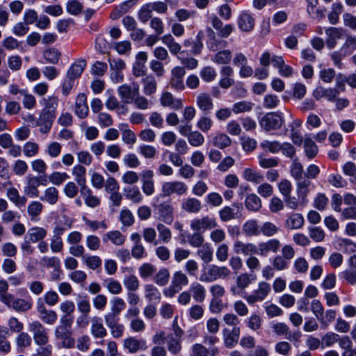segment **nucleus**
Returning <instances> with one entry per match:
<instances>
[{"label":"nucleus","instance_id":"nucleus-27","mask_svg":"<svg viewBox=\"0 0 356 356\" xmlns=\"http://www.w3.org/2000/svg\"><path fill=\"white\" fill-rule=\"evenodd\" d=\"M123 193L124 197L134 204H139L143 200V195L137 186L124 187Z\"/></svg>","mask_w":356,"mask_h":356},{"label":"nucleus","instance_id":"nucleus-17","mask_svg":"<svg viewBox=\"0 0 356 356\" xmlns=\"http://www.w3.org/2000/svg\"><path fill=\"white\" fill-rule=\"evenodd\" d=\"M281 243L277 238H270L258 244V254L266 256L269 252L277 253L281 248Z\"/></svg>","mask_w":356,"mask_h":356},{"label":"nucleus","instance_id":"nucleus-57","mask_svg":"<svg viewBox=\"0 0 356 356\" xmlns=\"http://www.w3.org/2000/svg\"><path fill=\"white\" fill-rule=\"evenodd\" d=\"M232 59V52L229 49H225L216 53L212 58V61L220 65L227 64Z\"/></svg>","mask_w":356,"mask_h":356},{"label":"nucleus","instance_id":"nucleus-16","mask_svg":"<svg viewBox=\"0 0 356 356\" xmlns=\"http://www.w3.org/2000/svg\"><path fill=\"white\" fill-rule=\"evenodd\" d=\"M41 177L32 176L27 177L26 186H24V193L29 197L35 198L40 197V191L38 186L45 184L42 181Z\"/></svg>","mask_w":356,"mask_h":356},{"label":"nucleus","instance_id":"nucleus-56","mask_svg":"<svg viewBox=\"0 0 356 356\" xmlns=\"http://www.w3.org/2000/svg\"><path fill=\"white\" fill-rule=\"evenodd\" d=\"M156 229L159 232L160 242L163 243H169L172 239L171 230L165 225L159 222L156 225Z\"/></svg>","mask_w":356,"mask_h":356},{"label":"nucleus","instance_id":"nucleus-55","mask_svg":"<svg viewBox=\"0 0 356 356\" xmlns=\"http://www.w3.org/2000/svg\"><path fill=\"white\" fill-rule=\"evenodd\" d=\"M32 307V302L31 300H25L22 298H15L12 304V308L18 312H26Z\"/></svg>","mask_w":356,"mask_h":356},{"label":"nucleus","instance_id":"nucleus-42","mask_svg":"<svg viewBox=\"0 0 356 356\" xmlns=\"http://www.w3.org/2000/svg\"><path fill=\"white\" fill-rule=\"evenodd\" d=\"M196 102L198 108L204 111H210L213 107V104L210 95L205 92L199 94L197 97Z\"/></svg>","mask_w":356,"mask_h":356},{"label":"nucleus","instance_id":"nucleus-64","mask_svg":"<svg viewBox=\"0 0 356 356\" xmlns=\"http://www.w3.org/2000/svg\"><path fill=\"white\" fill-rule=\"evenodd\" d=\"M40 147L39 145L35 142H26L23 145V152L26 157H33L36 156L39 152Z\"/></svg>","mask_w":356,"mask_h":356},{"label":"nucleus","instance_id":"nucleus-31","mask_svg":"<svg viewBox=\"0 0 356 356\" xmlns=\"http://www.w3.org/2000/svg\"><path fill=\"white\" fill-rule=\"evenodd\" d=\"M40 200L50 205L56 204L59 200L58 190L54 186L47 187L44 191L42 195L40 196Z\"/></svg>","mask_w":356,"mask_h":356},{"label":"nucleus","instance_id":"nucleus-25","mask_svg":"<svg viewBox=\"0 0 356 356\" xmlns=\"http://www.w3.org/2000/svg\"><path fill=\"white\" fill-rule=\"evenodd\" d=\"M189 291L193 299L199 303L203 302L206 298V289L198 282H193L191 284Z\"/></svg>","mask_w":356,"mask_h":356},{"label":"nucleus","instance_id":"nucleus-9","mask_svg":"<svg viewBox=\"0 0 356 356\" xmlns=\"http://www.w3.org/2000/svg\"><path fill=\"white\" fill-rule=\"evenodd\" d=\"M271 287L269 283L260 282L258 284L257 289L254 290L251 294L245 295L243 298L246 302L252 305L257 302H261L266 299L270 291Z\"/></svg>","mask_w":356,"mask_h":356},{"label":"nucleus","instance_id":"nucleus-59","mask_svg":"<svg viewBox=\"0 0 356 356\" xmlns=\"http://www.w3.org/2000/svg\"><path fill=\"white\" fill-rule=\"evenodd\" d=\"M156 271V267L150 263H144L138 268L140 277L145 280L153 276Z\"/></svg>","mask_w":356,"mask_h":356},{"label":"nucleus","instance_id":"nucleus-1","mask_svg":"<svg viewBox=\"0 0 356 356\" xmlns=\"http://www.w3.org/2000/svg\"><path fill=\"white\" fill-rule=\"evenodd\" d=\"M58 102V98L55 96L44 97L40 100V102L44 107L36 120V125L40 127L41 133L47 134L50 131L56 118V111Z\"/></svg>","mask_w":356,"mask_h":356},{"label":"nucleus","instance_id":"nucleus-34","mask_svg":"<svg viewBox=\"0 0 356 356\" xmlns=\"http://www.w3.org/2000/svg\"><path fill=\"white\" fill-rule=\"evenodd\" d=\"M145 298L149 301L154 303L160 302L161 293L159 290L152 284H148L144 286Z\"/></svg>","mask_w":356,"mask_h":356},{"label":"nucleus","instance_id":"nucleus-30","mask_svg":"<svg viewBox=\"0 0 356 356\" xmlns=\"http://www.w3.org/2000/svg\"><path fill=\"white\" fill-rule=\"evenodd\" d=\"M86 66V62L83 59L76 60L71 65L67 72L66 76L75 80L81 76Z\"/></svg>","mask_w":356,"mask_h":356},{"label":"nucleus","instance_id":"nucleus-15","mask_svg":"<svg viewBox=\"0 0 356 356\" xmlns=\"http://www.w3.org/2000/svg\"><path fill=\"white\" fill-rule=\"evenodd\" d=\"M37 312L39 314L40 319L47 325H54L58 319V314L54 310H49L40 298L38 300Z\"/></svg>","mask_w":356,"mask_h":356},{"label":"nucleus","instance_id":"nucleus-5","mask_svg":"<svg viewBox=\"0 0 356 356\" xmlns=\"http://www.w3.org/2000/svg\"><path fill=\"white\" fill-rule=\"evenodd\" d=\"M28 329L32 334L33 339L37 346L45 345L49 343L48 330L40 321L35 320L30 322L28 324Z\"/></svg>","mask_w":356,"mask_h":356},{"label":"nucleus","instance_id":"nucleus-12","mask_svg":"<svg viewBox=\"0 0 356 356\" xmlns=\"http://www.w3.org/2000/svg\"><path fill=\"white\" fill-rule=\"evenodd\" d=\"M217 222L214 218L209 216L196 218L191 221L190 227L195 232H204L216 227Z\"/></svg>","mask_w":356,"mask_h":356},{"label":"nucleus","instance_id":"nucleus-2","mask_svg":"<svg viewBox=\"0 0 356 356\" xmlns=\"http://www.w3.org/2000/svg\"><path fill=\"white\" fill-rule=\"evenodd\" d=\"M73 321L72 316H62L60 324L55 328V338L61 341L62 347L64 348L70 349L75 347V339L73 337L72 329Z\"/></svg>","mask_w":356,"mask_h":356},{"label":"nucleus","instance_id":"nucleus-49","mask_svg":"<svg viewBox=\"0 0 356 356\" xmlns=\"http://www.w3.org/2000/svg\"><path fill=\"white\" fill-rule=\"evenodd\" d=\"M256 280V275L244 273L237 276L236 280L238 288L241 290H245L248 286Z\"/></svg>","mask_w":356,"mask_h":356},{"label":"nucleus","instance_id":"nucleus-43","mask_svg":"<svg viewBox=\"0 0 356 356\" xmlns=\"http://www.w3.org/2000/svg\"><path fill=\"white\" fill-rule=\"evenodd\" d=\"M42 56L47 63L54 65L59 62L61 52L55 47H50L43 51Z\"/></svg>","mask_w":356,"mask_h":356},{"label":"nucleus","instance_id":"nucleus-10","mask_svg":"<svg viewBox=\"0 0 356 356\" xmlns=\"http://www.w3.org/2000/svg\"><path fill=\"white\" fill-rule=\"evenodd\" d=\"M118 95L124 104H131L136 96L139 94V85L132 82L130 84H123L118 89Z\"/></svg>","mask_w":356,"mask_h":356},{"label":"nucleus","instance_id":"nucleus-20","mask_svg":"<svg viewBox=\"0 0 356 356\" xmlns=\"http://www.w3.org/2000/svg\"><path fill=\"white\" fill-rule=\"evenodd\" d=\"M339 95V90L333 88H325L322 86H318L313 91V96L316 100L325 97L329 102H332Z\"/></svg>","mask_w":356,"mask_h":356},{"label":"nucleus","instance_id":"nucleus-28","mask_svg":"<svg viewBox=\"0 0 356 356\" xmlns=\"http://www.w3.org/2000/svg\"><path fill=\"white\" fill-rule=\"evenodd\" d=\"M47 236V231L46 229L42 227H33L30 228L26 235L25 236V239H29L32 243H38L43 239H44Z\"/></svg>","mask_w":356,"mask_h":356},{"label":"nucleus","instance_id":"nucleus-22","mask_svg":"<svg viewBox=\"0 0 356 356\" xmlns=\"http://www.w3.org/2000/svg\"><path fill=\"white\" fill-rule=\"evenodd\" d=\"M89 113L87 97L84 93H79L75 102V114L81 119L86 118Z\"/></svg>","mask_w":356,"mask_h":356},{"label":"nucleus","instance_id":"nucleus-26","mask_svg":"<svg viewBox=\"0 0 356 356\" xmlns=\"http://www.w3.org/2000/svg\"><path fill=\"white\" fill-rule=\"evenodd\" d=\"M297 181L298 196V198L300 200V204L302 206H305L308 202L307 196L309 193V186L311 185V181L305 178H302V179Z\"/></svg>","mask_w":356,"mask_h":356},{"label":"nucleus","instance_id":"nucleus-48","mask_svg":"<svg viewBox=\"0 0 356 356\" xmlns=\"http://www.w3.org/2000/svg\"><path fill=\"white\" fill-rule=\"evenodd\" d=\"M243 177L250 182L255 184L261 183L264 181V177L257 170L252 168H245L243 172Z\"/></svg>","mask_w":356,"mask_h":356},{"label":"nucleus","instance_id":"nucleus-39","mask_svg":"<svg viewBox=\"0 0 356 356\" xmlns=\"http://www.w3.org/2000/svg\"><path fill=\"white\" fill-rule=\"evenodd\" d=\"M86 174V169L81 164H77L72 168V175L74 176L78 185L81 186V188L87 186Z\"/></svg>","mask_w":356,"mask_h":356},{"label":"nucleus","instance_id":"nucleus-45","mask_svg":"<svg viewBox=\"0 0 356 356\" xmlns=\"http://www.w3.org/2000/svg\"><path fill=\"white\" fill-rule=\"evenodd\" d=\"M170 271L166 268H161L154 274L152 280L159 286L167 285L170 280Z\"/></svg>","mask_w":356,"mask_h":356},{"label":"nucleus","instance_id":"nucleus-53","mask_svg":"<svg viewBox=\"0 0 356 356\" xmlns=\"http://www.w3.org/2000/svg\"><path fill=\"white\" fill-rule=\"evenodd\" d=\"M304 149L306 156L309 159L314 158L318 153V147L313 140L305 136L304 139Z\"/></svg>","mask_w":356,"mask_h":356},{"label":"nucleus","instance_id":"nucleus-32","mask_svg":"<svg viewBox=\"0 0 356 356\" xmlns=\"http://www.w3.org/2000/svg\"><path fill=\"white\" fill-rule=\"evenodd\" d=\"M211 144L220 149H223L232 144V140L227 134L223 133H217L210 140Z\"/></svg>","mask_w":356,"mask_h":356},{"label":"nucleus","instance_id":"nucleus-61","mask_svg":"<svg viewBox=\"0 0 356 356\" xmlns=\"http://www.w3.org/2000/svg\"><path fill=\"white\" fill-rule=\"evenodd\" d=\"M200 76L204 81L209 83L216 79L217 72L213 67L205 66L201 69Z\"/></svg>","mask_w":356,"mask_h":356},{"label":"nucleus","instance_id":"nucleus-62","mask_svg":"<svg viewBox=\"0 0 356 356\" xmlns=\"http://www.w3.org/2000/svg\"><path fill=\"white\" fill-rule=\"evenodd\" d=\"M339 249L347 253L356 252V243L348 238H339L337 241Z\"/></svg>","mask_w":356,"mask_h":356},{"label":"nucleus","instance_id":"nucleus-14","mask_svg":"<svg viewBox=\"0 0 356 356\" xmlns=\"http://www.w3.org/2000/svg\"><path fill=\"white\" fill-rule=\"evenodd\" d=\"M242 204L234 203L229 206H225L219 211V217L222 222H228L239 218L241 216Z\"/></svg>","mask_w":356,"mask_h":356},{"label":"nucleus","instance_id":"nucleus-4","mask_svg":"<svg viewBox=\"0 0 356 356\" xmlns=\"http://www.w3.org/2000/svg\"><path fill=\"white\" fill-rule=\"evenodd\" d=\"M189 283L187 275L181 270L174 273L170 285L163 290L165 296L172 298Z\"/></svg>","mask_w":356,"mask_h":356},{"label":"nucleus","instance_id":"nucleus-37","mask_svg":"<svg viewBox=\"0 0 356 356\" xmlns=\"http://www.w3.org/2000/svg\"><path fill=\"white\" fill-rule=\"evenodd\" d=\"M7 197L17 207H24L27 202V198L25 196L20 195L15 188L8 189Z\"/></svg>","mask_w":356,"mask_h":356},{"label":"nucleus","instance_id":"nucleus-54","mask_svg":"<svg viewBox=\"0 0 356 356\" xmlns=\"http://www.w3.org/2000/svg\"><path fill=\"white\" fill-rule=\"evenodd\" d=\"M247 327L254 332L259 330L262 325V319L257 314H252L245 321Z\"/></svg>","mask_w":356,"mask_h":356},{"label":"nucleus","instance_id":"nucleus-44","mask_svg":"<svg viewBox=\"0 0 356 356\" xmlns=\"http://www.w3.org/2000/svg\"><path fill=\"white\" fill-rule=\"evenodd\" d=\"M43 205L39 201H33L27 207V213L31 220H39V216L43 210Z\"/></svg>","mask_w":356,"mask_h":356},{"label":"nucleus","instance_id":"nucleus-41","mask_svg":"<svg viewBox=\"0 0 356 356\" xmlns=\"http://www.w3.org/2000/svg\"><path fill=\"white\" fill-rule=\"evenodd\" d=\"M102 240L104 243L110 241L115 245H122L125 241V237L120 231L115 230L105 234Z\"/></svg>","mask_w":356,"mask_h":356},{"label":"nucleus","instance_id":"nucleus-47","mask_svg":"<svg viewBox=\"0 0 356 356\" xmlns=\"http://www.w3.org/2000/svg\"><path fill=\"white\" fill-rule=\"evenodd\" d=\"M162 42L168 48L172 54H177L181 51V45L177 42L170 34H167L161 38Z\"/></svg>","mask_w":356,"mask_h":356},{"label":"nucleus","instance_id":"nucleus-36","mask_svg":"<svg viewBox=\"0 0 356 356\" xmlns=\"http://www.w3.org/2000/svg\"><path fill=\"white\" fill-rule=\"evenodd\" d=\"M242 231L247 236H257L260 234V226L256 220H248L243 224Z\"/></svg>","mask_w":356,"mask_h":356},{"label":"nucleus","instance_id":"nucleus-6","mask_svg":"<svg viewBox=\"0 0 356 356\" xmlns=\"http://www.w3.org/2000/svg\"><path fill=\"white\" fill-rule=\"evenodd\" d=\"M284 122L282 113L270 112L261 117L259 120V125L262 129L268 131L280 129Z\"/></svg>","mask_w":356,"mask_h":356},{"label":"nucleus","instance_id":"nucleus-18","mask_svg":"<svg viewBox=\"0 0 356 356\" xmlns=\"http://www.w3.org/2000/svg\"><path fill=\"white\" fill-rule=\"evenodd\" d=\"M240 334V327L224 328L222 330V337L225 346L228 348L234 347L238 343Z\"/></svg>","mask_w":356,"mask_h":356},{"label":"nucleus","instance_id":"nucleus-21","mask_svg":"<svg viewBox=\"0 0 356 356\" xmlns=\"http://www.w3.org/2000/svg\"><path fill=\"white\" fill-rule=\"evenodd\" d=\"M238 28L244 32H250L254 27V19L248 11L241 12L237 19Z\"/></svg>","mask_w":356,"mask_h":356},{"label":"nucleus","instance_id":"nucleus-50","mask_svg":"<svg viewBox=\"0 0 356 356\" xmlns=\"http://www.w3.org/2000/svg\"><path fill=\"white\" fill-rule=\"evenodd\" d=\"M168 350L172 354H177L181 350V339L175 337L172 334H168L166 337Z\"/></svg>","mask_w":356,"mask_h":356},{"label":"nucleus","instance_id":"nucleus-33","mask_svg":"<svg viewBox=\"0 0 356 356\" xmlns=\"http://www.w3.org/2000/svg\"><path fill=\"white\" fill-rule=\"evenodd\" d=\"M81 194L88 207L94 208L100 204V199L94 195L92 190L88 186L81 188Z\"/></svg>","mask_w":356,"mask_h":356},{"label":"nucleus","instance_id":"nucleus-63","mask_svg":"<svg viewBox=\"0 0 356 356\" xmlns=\"http://www.w3.org/2000/svg\"><path fill=\"white\" fill-rule=\"evenodd\" d=\"M29 166L26 161L22 159H17L14 161L12 170L16 176H24L28 171Z\"/></svg>","mask_w":356,"mask_h":356},{"label":"nucleus","instance_id":"nucleus-40","mask_svg":"<svg viewBox=\"0 0 356 356\" xmlns=\"http://www.w3.org/2000/svg\"><path fill=\"white\" fill-rule=\"evenodd\" d=\"M338 342L339 347L344 350L342 355L346 354L347 356L352 355H355L356 356V346L353 348V342L348 336L339 337Z\"/></svg>","mask_w":356,"mask_h":356},{"label":"nucleus","instance_id":"nucleus-52","mask_svg":"<svg viewBox=\"0 0 356 356\" xmlns=\"http://www.w3.org/2000/svg\"><path fill=\"white\" fill-rule=\"evenodd\" d=\"M213 248L208 244H204L197 251V254L206 264L210 263L213 260Z\"/></svg>","mask_w":356,"mask_h":356},{"label":"nucleus","instance_id":"nucleus-51","mask_svg":"<svg viewBox=\"0 0 356 356\" xmlns=\"http://www.w3.org/2000/svg\"><path fill=\"white\" fill-rule=\"evenodd\" d=\"M245 206L251 211H258L261 207V199L255 194L248 195L245 200Z\"/></svg>","mask_w":356,"mask_h":356},{"label":"nucleus","instance_id":"nucleus-13","mask_svg":"<svg viewBox=\"0 0 356 356\" xmlns=\"http://www.w3.org/2000/svg\"><path fill=\"white\" fill-rule=\"evenodd\" d=\"M186 75L185 68L176 66L171 70V76L169 81L170 88L177 91H183L185 89L184 78Z\"/></svg>","mask_w":356,"mask_h":356},{"label":"nucleus","instance_id":"nucleus-7","mask_svg":"<svg viewBox=\"0 0 356 356\" xmlns=\"http://www.w3.org/2000/svg\"><path fill=\"white\" fill-rule=\"evenodd\" d=\"M156 218L161 222L170 225L174 220V207L170 200L164 201L154 205Z\"/></svg>","mask_w":356,"mask_h":356},{"label":"nucleus","instance_id":"nucleus-11","mask_svg":"<svg viewBox=\"0 0 356 356\" xmlns=\"http://www.w3.org/2000/svg\"><path fill=\"white\" fill-rule=\"evenodd\" d=\"M270 328L274 334L278 336L285 335L286 339L290 341L298 342L301 337L300 331L290 332L289 327L283 322L272 323Z\"/></svg>","mask_w":356,"mask_h":356},{"label":"nucleus","instance_id":"nucleus-38","mask_svg":"<svg viewBox=\"0 0 356 356\" xmlns=\"http://www.w3.org/2000/svg\"><path fill=\"white\" fill-rule=\"evenodd\" d=\"M143 85V92L147 96L154 94L157 88V83L156 79L152 75H148L142 79Z\"/></svg>","mask_w":356,"mask_h":356},{"label":"nucleus","instance_id":"nucleus-58","mask_svg":"<svg viewBox=\"0 0 356 356\" xmlns=\"http://www.w3.org/2000/svg\"><path fill=\"white\" fill-rule=\"evenodd\" d=\"M103 285L111 293L114 295L120 294L122 291L121 284L118 280L112 278L105 280Z\"/></svg>","mask_w":356,"mask_h":356},{"label":"nucleus","instance_id":"nucleus-19","mask_svg":"<svg viewBox=\"0 0 356 356\" xmlns=\"http://www.w3.org/2000/svg\"><path fill=\"white\" fill-rule=\"evenodd\" d=\"M123 346L131 354L136 353L139 350H145L147 348L145 339H138L133 337L125 339L123 341Z\"/></svg>","mask_w":356,"mask_h":356},{"label":"nucleus","instance_id":"nucleus-35","mask_svg":"<svg viewBox=\"0 0 356 356\" xmlns=\"http://www.w3.org/2000/svg\"><path fill=\"white\" fill-rule=\"evenodd\" d=\"M181 209L188 213H197L202 209L201 202L195 197L184 200L181 206Z\"/></svg>","mask_w":356,"mask_h":356},{"label":"nucleus","instance_id":"nucleus-60","mask_svg":"<svg viewBox=\"0 0 356 356\" xmlns=\"http://www.w3.org/2000/svg\"><path fill=\"white\" fill-rule=\"evenodd\" d=\"M280 231V228L271 222H265L260 227V234L266 237H271Z\"/></svg>","mask_w":356,"mask_h":356},{"label":"nucleus","instance_id":"nucleus-8","mask_svg":"<svg viewBox=\"0 0 356 356\" xmlns=\"http://www.w3.org/2000/svg\"><path fill=\"white\" fill-rule=\"evenodd\" d=\"M187 191V185L180 181H165L161 186V195L163 197H170L173 194L181 196L186 194Z\"/></svg>","mask_w":356,"mask_h":356},{"label":"nucleus","instance_id":"nucleus-24","mask_svg":"<svg viewBox=\"0 0 356 356\" xmlns=\"http://www.w3.org/2000/svg\"><path fill=\"white\" fill-rule=\"evenodd\" d=\"M90 323V332L94 338L102 339L106 336L107 330L104 327L101 318L94 316L91 318Z\"/></svg>","mask_w":356,"mask_h":356},{"label":"nucleus","instance_id":"nucleus-46","mask_svg":"<svg viewBox=\"0 0 356 356\" xmlns=\"http://www.w3.org/2000/svg\"><path fill=\"white\" fill-rule=\"evenodd\" d=\"M31 337L25 332H21L15 338V343L19 352H22L25 348L31 345Z\"/></svg>","mask_w":356,"mask_h":356},{"label":"nucleus","instance_id":"nucleus-29","mask_svg":"<svg viewBox=\"0 0 356 356\" xmlns=\"http://www.w3.org/2000/svg\"><path fill=\"white\" fill-rule=\"evenodd\" d=\"M305 222L304 217L302 214L298 213H292L287 216L284 225L290 229H300Z\"/></svg>","mask_w":356,"mask_h":356},{"label":"nucleus","instance_id":"nucleus-23","mask_svg":"<svg viewBox=\"0 0 356 356\" xmlns=\"http://www.w3.org/2000/svg\"><path fill=\"white\" fill-rule=\"evenodd\" d=\"M161 104L164 107H169L173 110H179L183 107L181 99H175L169 92H164L160 97Z\"/></svg>","mask_w":356,"mask_h":356},{"label":"nucleus","instance_id":"nucleus-3","mask_svg":"<svg viewBox=\"0 0 356 356\" xmlns=\"http://www.w3.org/2000/svg\"><path fill=\"white\" fill-rule=\"evenodd\" d=\"M231 275V271L226 266L208 265L203 267L199 280L204 283H211L219 279H225Z\"/></svg>","mask_w":356,"mask_h":356}]
</instances>
